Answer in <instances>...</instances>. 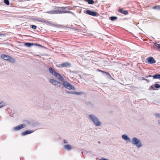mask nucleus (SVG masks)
Here are the masks:
<instances>
[{"label":"nucleus","instance_id":"nucleus-1","mask_svg":"<svg viewBox=\"0 0 160 160\" xmlns=\"http://www.w3.org/2000/svg\"><path fill=\"white\" fill-rule=\"evenodd\" d=\"M88 117L96 126H99L101 124V123L99 119L95 115L92 114H90L88 115Z\"/></svg>","mask_w":160,"mask_h":160},{"label":"nucleus","instance_id":"nucleus-2","mask_svg":"<svg viewBox=\"0 0 160 160\" xmlns=\"http://www.w3.org/2000/svg\"><path fill=\"white\" fill-rule=\"evenodd\" d=\"M131 143L133 144L136 146L138 148L142 147L141 141L136 137H134L132 138Z\"/></svg>","mask_w":160,"mask_h":160},{"label":"nucleus","instance_id":"nucleus-3","mask_svg":"<svg viewBox=\"0 0 160 160\" xmlns=\"http://www.w3.org/2000/svg\"><path fill=\"white\" fill-rule=\"evenodd\" d=\"M62 86L65 88L69 90H72L73 91L76 90L75 88L67 81H64L62 82Z\"/></svg>","mask_w":160,"mask_h":160},{"label":"nucleus","instance_id":"nucleus-4","mask_svg":"<svg viewBox=\"0 0 160 160\" xmlns=\"http://www.w3.org/2000/svg\"><path fill=\"white\" fill-rule=\"evenodd\" d=\"M61 9V7H56L55 10L48 11L46 12L50 14L62 13Z\"/></svg>","mask_w":160,"mask_h":160},{"label":"nucleus","instance_id":"nucleus-5","mask_svg":"<svg viewBox=\"0 0 160 160\" xmlns=\"http://www.w3.org/2000/svg\"><path fill=\"white\" fill-rule=\"evenodd\" d=\"M84 12L94 17L98 16L99 14L97 12L91 11L89 10H88L86 11H84Z\"/></svg>","mask_w":160,"mask_h":160},{"label":"nucleus","instance_id":"nucleus-6","mask_svg":"<svg viewBox=\"0 0 160 160\" xmlns=\"http://www.w3.org/2000/svg\"><path fill=\"white\" fill-rule=\"evenodd\" d=\"M49 71L52 75L55 76L56 78H57L58 77V75H59V73L56 72L52 68H49Z\"/></svg>","mask_w":160,"mask_h":160},{"label":"nucleus","instance_id":"nucleus-7","mask_svg":"<svg viewBox=\"0 0 160 160\" xmlns=\"http://www.w3.org/2000/svg\"><path fill=\"white\" fill-rule=\"evenodd\" d=\"M146 62L148 64H154L156 63V61L152 57H150L146 59Z\"/></svg>","mask_w":160,"mask_h":160},{"label":"nucleus","instance_id":"nucleus-8","mask_svg":"<svg viewBox=\"0 0 160 160\" xmlns=\"http://www.w3.org/2000/svg\"><path fill=\"white\" fill-rule=\"evenodd\" d=\"M66 93L68 94H74L77 95H82L84 93L82 92H77L76 91H66Z\"/></svg>","mask_w":160,"mask_h":160},{"label":"nucleus","instance_id":"nucleus-9","mask_svg":"<svg viewBox=\"0 0 160 160\" xmlns=\"http://www.w3.org/2000/svg\"><path fill=\"white\" fill-rule=\"evenodd\" d=\"M149 77H153V78L154 79H158L160 80V74L156 73L153 76L149 75L145 77L146 78H148Z\"/></svg>","mask_w":160,"mask_h":160},{"label":"nucleus","instance_id":"nucleus-10","mask_svg":"<svg viewBox=\"0 0 160 160\" xmlns=\"http://www.w3.org/2000/svg\"><path fill=\"white\" fill-rule=\"evenodd\" d=\"M25 127V124H21L16 127H14L13 130L14 131H17Z\"/></svg>","mask_w":160,"mask_h":160},{"label":"nucleus","instance_id":"nucleus-11","mask_svg":"<svg viewBox=\"0 0 160 160\" xmlns=\"http://www.w3.org/2000/svg\"><path fill=\"white\" fill-rule=\"evenodd\" d=\"M97 70H98L100 72H102L103 75L107 76L108 78L112 79V78L109 72H106L104 71H102L100 69H97Z\"/></svg>","mask_w":160,"mask_h":160},{"label":"nucleus","instance_id":"nucleus-12","mask_svg":"<svg viewBox=\"0 0 160 160\" xmlns=\"http://www.w3.org/2000/svg\"><path fill=\"white\" fill-rule=\"evenodd\" d=\"M118 11L119 12H120L122 14H123L125 15H127L128 14V10H124L123 9V8H119V9L118 10Z\"/></svg>","mask_w":160,"mask_h":160},{"label":"nucleus","instance_id":"nucleus-13","mask_svg":"<svg viewBox=\"0 0 160 160\" xmlns=\"http://www.w3.org/2000/svg\"><path fill=\"white\" fill-rule=\"evenodd\" d=\"M34 132V131L32 130H27L22 132L21 135L22 136H24L26 135L31 134Z\"/></svg>","mask_w":160,"mask_h":160},{"label":"nucleus","instance_id":"nucleus-14","mask_svg":"<svg viewBox=\"0 0 160 160\" xmlns=\"http://www.w3.org/2000/svg\"><path fill=\"white\" fill-rule=\"evenodd\" d=\"M61 67L63 68H69L71 67V64L67 62H65L61 64Z\"/></svg>","mask_w":160,"mask_h":160},{"label":"nucleus","instance_id":"nucleus-15","mask_svg":"<svg viewBox=\"0 0 160 160\" xmlns=\"http://www.w3.org/2000/svg\"><path fill=\"white\" fill-rule=\"evenodd\" d=\"M10 57L9 55L4 54H2L1 56V57L2 58L7 61H8Z\"/></svg>","mask_w":160,"mask_h":160},{"label":"nucleus","instance_id":"nucleus-16","mask_svg":"<svg viewBox=\"0 0 160 160\" xmlns=\"http://www.w3.org/2000/svg\"><path fill=\"white\" fill-rule=\"evenodd\" d=\"M122 137L123 139L126 140L127 142H130V138L128 137L127 135H122Z\"/></svg>","mask_w":160,"mask_h":160},{"label":"nucleus","instance_id":"nucleus-17","mask_svg":"<svg viewBox=\"0 0 160 160\" xmlns=\"http://www.w3.org/2000/svg\"><path fill=\"white\" fill-rule=\"evenodd\" d=\"M64 149L69 151L73 148L72 147L71 145L69 144H67L64 145Z\"/></svg>","mask_w":160,"mask_h":160},{"label":"nucleus","instance_id":"nucleus-18","mask_svg":"<svg viewBox=\"0 0 160 160\" xmlns=\"http://www.w3.org/2000/svg\"><path fill=\"white\" fill-rule=\"evenodd\" d=\"M61 11L62 12V13H66V12L68 10H69V8L68 7H61Z\"/></svg>","mask_w":160,"mask_h":160},{"label":"nucleus","instance_id":"nucleus-19","mask_svg":"<svg viewBox=\"0 0 160 160\" xmlns=\"http://www.w3.org/2000/svg\"><path fill=\"white\" fill-rule=\"evenodd\" d=\"M58 77H57V78L59 81H60L62 83L64 81L65 79L61 75L59 74V75H58Z\"/></svg>","mask_w":160,"mask_h":160},{"label":"nucleus","instance_id":"nucleus-20","mask_svg":"<svg viewBox=\"0 0 160 160\" xmlns=\"http://www.w3.org/2000/svg\"><path fill=\"white\" fill-rule=\"evenodd\" d=\"M34 45V43L31 42H25L24 44V45L28 47H30L31 46Z\"/></svg>","mask_w":160,"mask_h":160},{"label":"nucleus","instance_id":"nucleus-21","mask_svg":"<svg viewBox=\"0 0 160 160\" xmlns=\"http://www.w3.org/2000/svg\"><path fill=\"white\" fill-rule=\"evenodd\" d=\"M49 81L52 84L55 85H56V84H57V83H58V81L52 79H50Z\"/></svg>","mask_w":160,"mask_h":160},{"label":"nucleus","instance_id":"nucleus-22","mask_svg":"<svg viewBox=\"0 0 160 160\" xmlns=\"http://www.w3.org/2000/svg\"><path fill=\"white\" fill-rule=\"evenodd\" d=\"M109 19L112 21H114L118 19V17L116 16H112L109 17Z\"/></svg>","mask_w":160,"mask_h":160},{"label":"nucleus","instance_id":"nucleus-23","mask_svg":"<svg viewBox=\"0 0 160 160\" xmlns=\"http://www.w3.org/2000/svg\"><path fill=\"white\" fill-rule=\"evenodd\" d=\"M6 105V103L4 101H2L0 103V108H2Z\"/></svg>","mask_w":160,"mask_h":160},{"label":"nucleus","instance_id":"nucleus-24","mask_svg":"<svg viewBox=\"0 0 160 160\" xmlns=\"http://www.w3.org/2000/svg\"><path fill=\"white\" fill-rule=\"evenodd\" d=\"M86 2H88V4H93L94 2L93 0H84Z\"/></svg>","mask_w":160,"mask_h":160},{"label":"nucleus","instance_id":"nucleus-25","mask_svg":"<svg viewBox=\"0 0 160 160\" xmlns=\"http://www.w3.org/2000/svg\"><path fill=\"white\" fill-rule=\"evenodd\" d=\"M8 61L12 63H14L15 62V59L11 57H10Z\"/></svg>","mask_w":160,"mask_h":160},{"label":"nucleus","instance_id":"nucleus-26","mask_svg":"<svg viewBox=\"0 0 160 160\" xmlns=\"http://www.w3.org/2000/svg\"><path fill=\"white\" fill-rule=\"evenodd\" d=\"M154 46L155 48H157V49H160V44H158L156 43H155L154 44Z\"/></svg>","mask_w":160,"mask_h":160},{"label":"nucleus","instance_id":"nucleus-27","mask_svg":"<svg viewBox=\"0 0 160 160\" xmlns=\"http://www.w3.org/2000/svg\"><path fill=\"white\" fill-rule=\"evenodd\" d=\"M51 108L50 106L48 104L45 105L44 107V108L46 110H48Z\"/></svg>","mask_w":160,"mask_h":160},{"label":"nucleus","instance_id":"nucleus-28","mask_svg":"<svg viewBox=\"0 0 160 160\" xmlns=\"http://www.w3.org/2000/svg\"><path fill=\"white\" fill-rule=\"evenodd\" d=\"M44 19H43V18H37L36 19V20L37 21H38V22H42L43 21V20H44Z\"/></svg>","mask_w":160,"mask_h":160},{"label":"nucleus","instance_id":"nucleus-29","mask_svg":"<svg viewBox=\"0 0 160 160\" xmlns=\"http://www.w3.org/2000/svg\"><path fill=\"white\" fill-rule=\"evenodd\" d=\"M152 8L154 9H157V10H159L160 9V7L159 6L157 5L153 7Z\"/></svg>","mask_w":160,"mask_h":160},{"label":"nucleus","instance_id":"nucleus-30","mask_svg":"<svg viewBox=\"0 0 160 160\" xmlns=\"http://www.w3.org/2000/svg\"><path fill=\"white\" fill-rule=\"evenodd\" d=\"M57 84H56V85L57 86V87H60L62 86V83L61 82H58V83H57Z\"/></svg>","mask_w":160,"mask_h":160},{"label":"nucleus","instance_id":"nucleus-31","mask_svg":"<svg viewBox=\"0 0 160 160\" xmlns=\"http://www.w3.org/2000/svg\"><path fill=\"white\" fill-rule=\"evenodd\" d=\"M154 86L156 88H160V84L156 83L154 84Z\"/></svg>","mask_w":160,"mask_h":160},{"label":"nucleus","instance_id":"nucleus-32","mask_svg":"<svg viewBox=\"0 0 160 160\" xmlns=\"http://www.w3.org/2000/svg\"><path fill=\"white\" fill-rule=\"evenodd\" d=\"M3 2L7 5H9L10 4V2L9 0H4Z\"/></svg>","mask_w":160,"mask_h":160},{"label":"nucleus","instance_id":"nucleus-33","mask_svg":"<svg viewBox=\"0 0 160 160\" xmlns=\"http://www.w3.org/2000/svg\"><path fill=\"white\" fill-rule=\"evenodd\" d=\"M149 90H156V89L153 85L149 87Z\"/></svg>","mask_w":160,"mask_h":160},{"label":"nucleus","instance_id":"nucleus-34","mask_svg":"<svg viewBox=\"0 0 160 160\" xmlns=\"http://www.w3.org/2000/svg\"><path fill=\"white\" fill-rule=\"evenodd\" d=\"M30 27L31 28H32L34 29H36L37 28V27L36 26L34 25H31L30 26Z\"/></svg>","mask_w":160,"mask_h":160},{"label":"nucleus","instance_id":"nucleus-35","mask_svg":"<svg viewBox=\"0 0 160 160\" xmlns=\"http://www.w3.org/2000/svg\"><path fill=\"white\" fill-rule=\"evenodd\" d=\"M34 45H35V46H38L41 47H42V48L44 47L43 46H42V45H41L37 43H34Z\"/></svg>","mask_w":160,"mask_h":160},{"label":"nucleus","instance_id":"nucleus-36","mask_svg":"<svg viewBox=\"0 0 160 160\" xmlns=\"http://www.w3.org/2000/svg\"><path fill=\"white\" fill-rule=\"evenodd\" d=\"M142 79L146 81L147 82H149V81L148 80L145 78L144 77H142Z\"/></svg>","mask_w":160,"mask_h":160},{"label":"nucleus","instance_id":"nucleus-37","mask_svg":"<svg viewBox=\"0 0 160 160\" xmlns=\"http://www.w3.org/2000/svg\"><path fill=\"white\" fill-rule=\"evenodd\" d=\"M155 116L157 118H160V114L159 113H156L155 114Z\"/></svg>","mask_w":160,"mask_h":160},{"label":"nucleus","instance_id":"nucleus-38","mask_svg":"<svg viewBox=\"0 0 160 160\" xmlns=\"http://www.w3.org/2000/svg\"><path fill=\"white\" fill-rule=\"evenodd\" d=\"M49 21L46 20H45V19H44L43 21L42 22H44L45 23H48Z\"/></svg>","mask_w":160,"mask_h":160},{"label":"nucleus","instance_id":"nucleus-39","mask_svg":"<svg viewBox=\"0 0 160 160\" xmlns=\"http://www.w3.org/2000/svg\"><path fill=\"white\" fill-rule=\"evenodd\" d=\"M66 13H70L71 14H73V13L71 11H68L67 10V11L65 12Z\"/></svg>","mask_w":160,"mask_h":160},{"label":"nucleus","instance_id":"nucleus-40","mask_svg":"<svg viewBox=\"0 0 160 160\" xmlns=\"http://www.w3.org/2000/svg\"><path fill=\"white\" fill-rule=\"evenodd\" d=\"M63 142H64V143H68V141L66 140H65V139H64L63 140Z\"/></svg>","mask_w":160,"mask_h":160},{"label":"nucleus","instance_id":"nucleus-41","mask_svg":"<svg viewBox=\"0 0 160 160\" xmlns=\"http://www.w3.org/2000/svg\"><path fill=\"white\" fill-rule=\"evenodd\" d=\"M100 160H108V159H106V158H101Z\"/></svg>","mask_w":160,"mask_h":160},{"label":"nucleus","instance_id":"nucleus-42","mask_svg":"<svg viewBox=\"0 0 160 160\" xmlns=\"http://www.w3.org/2000/svg\"><path fill=\"white\" fill-rule=\"evenodd\" d=\"M61 64H59L58 66H57L59 68H61V67H61Z\"/></svg>","mask_w":160,"mask_h":160},{"label":"nucleus","instance_id":"nucleus-43","mask_svg":"<svg viewBox=\"0 0 160 160\" xmlns=\"http://www.w3.org/2000/svg\"><path fill=\"white\" fill-rule=\"evenodd\" d=\"M158 123H160V120L158 121Z\"/></svg>","mask_w":160,"mask_h":160},{"label":"nucleus","instance_id":"nucleus-44","mask_svg":"<svg viewBox=\"0 0 160 160\" xmlns=\"http://www.w3.org/2000/svg\"><path fill=\"white\" fill-rule=\"evenodd\" d=\"M2 34L0 33V36H2Z\"/></svg>","mask_w":160,"mask_h":160},{"label":"nucleus","instance_id":"nucleus-45","mask_svg":"<svg viewBox=\"0 0 160 160\" xmlns=\"http://www.w3.org/2000/svg\"><path fill=\"white\" fill-rule=\"evenodd\" d=\"M98 143L99 144H100V141H98Z\"/></svg>","mask_w":160,"mask_h":160},{"label":"nucleus","instance_id":"nucleus-46","mask_svg":"<svg viewBox=\"0 0 160 160\" xmlns=\"http://www.w3.org/2000/svg\"><path fill=\"white\" fill-rule=\"evenodd\" d=\"M36 123L37 124V125H38V122H36Z\"/></svg>","mask_w":160,"mask_h":160}]
</instances>
